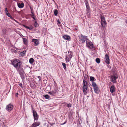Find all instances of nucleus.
Returning a JSON list of instances; mask_svg holds the SVG:
<instances>
[{
	"instance_id": "nucleus-27",
	"label": "nucleus",
	"mask_w": 127,
	"mask_h": 127,
	"mask_svg": "<svg viewBox=\"0 0 127 127\" xmlns=\"http://www.w3.org/2000/svg\"><path fill=\"white\" fill-rule=\"evenodd\" d=\"M43 96L46 99H48L50 97V96L48 95H43Z\"/></svg>"
},
{
	"instance_id": "nucleus-6",
	"label": "nucleus",
	"mask_w": 127,
	"mask_h": 127,
	"mask_svg": "<svg viewBox=\"0 0 127 127\" xmlns=\"http://www.w3.org/2000/svg\"><path fill=\"white\" fill-rule=\"evenodd\" d=\"M110 81L113 83H116L117 81L116 80L118 78L117 75V74H115L113 75H112L110 77Z\"/></svg>"
},
{
	"instance_id": "nucleus-47",
	"label": "nucleus",
	"mask_w": 127,
	"mask_h": 127,
	"mask_svg": "<svg viewBox=\"0 0 127 127\" xmlns=\"http://www.w3.org/2000/svg\"><path fill=\"white\" fill-rule=\"evenodd\" d=\"M15 22H17V21H16V20H15Z\"/></svg>"
},
{
	"instance_id": "nucleus-24",
	"label": "nucleus",
	"mask_w": 127,
	"mask_h": 127,
	"mask_svg": "<svg viewBox=\"0 0 127 127\" xmlns=\"http://www.w3.org/2000/svg\"><path fill=\"white\" fill-rule=\"evenodd\" d=\"M62 65L63 66V68L64 69V70H66V67L65 64L64 63H62Z\"/></svg>"
},
{
	"instance_id": "nucleus-17",
	"label": "nucleus",
	"mask_w": 127,
	"mask_h": 127,
	"mask_svg": "<svg viewBox=\"0 0 127 127\" xmlns=\"http://www.w3.org/2000/svg\"><path fill=\"white\" fill-rule=\"evenodd\" d=\"M24 72L19 73L23 81H24L25 79V77L24 74Z\"/></svg>"
},
{
	"instance_id": "nucleus-20",
	"label": "nucleus",
	"mask_w": 127,
	"mask_h": 127,
	"mask_svg": "<svg viewBox=\"0 0 127 127\" xmlns=\"http://www.w3.org/2000/svg\"><path fill=\"white\" fill-rule=\"evenodd\" d=\"M31 16L32 18L34 20H36V19H35V16L34 15L33 12H31Z\"/></svg>"
},
{
	"instance_id": "nucleus-3",
	"label": "nucleus",
	"mask_w": 127,
	"mask_h": 127,
	"mask_svg": "<svg viewBox=\"0 0 127 127\" xmlns=\"http://www.w3.org/2000/svg\"><path fill=\"white\" fill-rule=\"evenodd\" d=\"M92 85L93 87L94 91L95 93L98 94L100 92V90L95 82H92Z\"/></svg>"
},
{
	"instance_id": "nucleus-44",
	"label": "nucleus",
	"mask_w": 127,
	"mask_h": 127,
	"mask_svg": "<svg viewBox=\"0 0 127 127\" xmlns=\"http://www.w3.org/2000/svg\"><path fill=\"white\" fill-rule=\"evenodd\" d=\"M23 26L25 27V28H27V27H28V26H26V25H24Z\"/></svg>"
},
{
	"instance_id": "nucleus-26",
	"label": "nucleus",
	"mask_w": 127,
	"mask_h": 127,
	"mask_svg": "<svg viewBox=\"0 0 127 127\" xmlns=\"http://www.w3.org/2000/svg\"><path fill=\"white\" fill-rule=\"evenodd\" d=\"M96 62L98 64H99L100 63V60L99 58H97L95 60Z\"/></svg>"
},
{
	"instance_id": "nucleus-2",
	"label": "nucleus",
	"mask_w": 127,
	"mask_h": 127,
	"mask_svg": "<svg viewBox=\"0 0 127 127\" xmlns=\"http://www.w3.org/2000/svg\"><path fill=\"white\" fill-rule=\"evenodd\" d=\"M83 85L82 88L84 94L86 95L88 93L87 90L88 89V87L87 85V83L86 80L83 79Z\"/></svg>"
},
{
	"instance_id": "nucleus-7",
	"label": "nucleus",
	"mask_w": 127,
	"mask_h": 127,
	"mask_svg": "<svg viewBox=\"0 0 127 127\" xmlns=\"http://www.w3.org/2000/svg\"><path fill=\"white\" fill-rule=\"evenodd\" d=\"M81 37L80 38V39L79 41L82 43H85L86 41L87 42V40H88L87 38V36L83 35L82 34H81Z\"/></svg>"
},
{
	"instance_id": "nucleus-32",
	"label": "nucleus",
	"mask_w": 127,
	"mask_h": 127,
	"mask_svg": "<svg viewBox=\"0 0 127 127\" xmlns=\"http://www.w3.org/2000/svg\"><path fill=\"white\" fill-rule=\"evenodd\" d=\"M34 26L35 27H36L38 26V24L36 21H35L34 22Z\"/></svg>"
},
{
	"instance_id": "nucleus-45",
	"label": "nucleus",
	"mask_w": 127,
	"mask_h": 127,
	"mask_svg": "<svg viewBox=\"0 0 127 127\" xmlns=\"http://www.w3.org/2000/svg\"><path fill=\"white\" fill-rule=\"evenodd\" d=\"M126 23L127 24V20L126 21Z\"/></svg>"
},
{
	"instance_id": "nucleus-15",
	"label": "nucleus",
	"mask_w": 127,
	"mask_h": 127,
	"mask_svg": "<svg viewBox=\"0 0 127 127\" xmlns=\"http://www.w3.org/2000/svg\"><path fill=\"white\" fill-rule=\"evenodd\" d=\"M63 38L65 40L67 41H70L71 38L70 36L67 35H64L63 36Z\"/></svg>"
},
{
	"instance_id": "nucleus-29",
	"label": "nucleus",
	"mask_w": 127,
	"mask_h": 127,
	"mask_svg": "<svg viewBox=\"0 0 127 127\" xmlns=\"http://www.w3.org/2000/svg\"><path fill=\"white\" fill-rule=\"evenodd\" d=\"M6 15L8 16V17L12 19H13V18L12 17L11 15L9 13H7V14H6Z\"/></svg>"
},
{
	"instance_id": "nucleus-46",
	"label": "nucleus",
	"mask_w": 127,
	"mask_h": 127,
	"mask_svg": "<svg viewBox=\"0 0 127 127\" xmlns=\"http://www.w3.org/2000/svg\"><path fill=\"white\" fill-rule=\"evenodd\" d=\"M21 35H22V36H21V37H24V36L22 34H21Z\"/></svg>"
},
{
	"instance_id": "nucleus-41",
	"label": "nucleus",
	"mask_w": 127,
	"mask_h": 127,
	"mask_svg": "<svg viewBox=\"0 0 127 127\" xmlns=\"http://www.w3.org/2000/svg\"><path fill=\"white\" fill-rule=\"evenodd\" d=\"M49 124L52 126H53L54 124V123H49Z\"/></svg>"
},
{
	"instance_id": "nucleus-39",
	"label": "nucleus",
	"mask_w": 127,
	"mask_h": 127,
	"mask_svg": "<svg viewBox=\"0 0 127 127\" xmlns=\"http://www.w3.org/2000/svg\"><path fill=\"white\" fill-rule=\"evenodd\" d=\"M37 77L38 78V79H39V81H40L41 79V77L40 76H38Z\"/></svg>"
},
{
	"instance_id": "nucleus-12",
	"label": "nucleus",
	"mask_w": 127,
	"mask_h": 127,
	"mask_svg": "<svg viewBox=\"0 0 127 127\" xmlns=\"http://www.w3.org/2000/svg\"><path fill=\"white\" fill-rule=\"evenodd\" d=\"M86 6V10L89 12L90 10V7L89 5V4L87 0H84Z\"/></svg>"
},
{
	"instance_id": "nucleus-21",
	"label": "nucleus",
	"mask_w": 127,
	"mask_h": 127,
	"mask_svg": "<svg viewBox=\"0 0 127 127\" xmlns=\"http://www.w3.org/2000/svg\"><path fill=\"white\" fill-rule=\"evenodd\" d=\"M34 62V60L32 58H31L29 60V62L31 64H32Z\"/></svg>"
},
{
	"instance_id": "nucleus-22",
	"label": "nucleus",
	"mask_w": 127,
	"mask_h": 127,
	"mask_svg": "<svg viewBox=\"0 0 127 127\" xmlns=\"http://www.w3.org/2000/svg\"><path fill=\"white\" fill-rule=\"evenodd\" d=\"M54 14L55 16H57L58 14V11L57 9H55L54 11Z\"/></svg>"
},
{
	"instance_id": "nucleus-34",
	"label": "nucleus",
	"mask_w": 127,
	"mask_h": 127,
	"mask_svg": "<svg viewBox=\"0 0 127 127\" xmlns=\"http://www.w3.org/2000/svg\"><path fill=\"white\" fill-rule=\"evenodd\" d=\"M27 29H29L30 30H31L33 29V27L32 26H31L30 27H27Z\"/></svg>"
},
{
	"instance_id": "nucleus-14",
	"label": "nucleus",
	"mask_w": 127,
	"mask_h": 127,
	"mask_svg": "<svg viewBox=\"0 0 127 127\" xmlns=\"http://www.w3.org/2000/svg\"><path fill=\"white\" fill-rule=\"evenodd\" d=\"M40 125L39 122H37L34 123L30 127H36Z\"/></svg>"
},
{
	"instance_id": "nucleus-1",
	"label": "nucleus",
	"mask_w": 127,
	"mask_h": 127,
	"mask_svg": "<svg viewBox=\"0 0 127 127\" xmlns=\"http://www.w3.org/2000/svg\"><path fill=\"white\" fill-rule=\"evenodd\" d=\"M11 63L12 65L16 68L19 73L24 72L23 68L21 67L22 63L19 59H14L11 61Z\"/></svg>"
},
{
	"instance_id": "nucleus-42",
	"label": "nucleus",
	"mask_w": 127,
	"mask_h": 127,
	"mask_svg": "<svg viewBox=\"0 0 127 127\" xmlns=\"http://www.w3.org/2000/svg\"><path fill=\"white\" fill-rule=\"evenodd\" d=\"M66 122H67V121H65V122L63 123L62 124H61V125H63L64 124H65L66 123Z\"/></svg>"
},
{
	"instance_id": "nucleus-16",
	"label": "nucleus",
	"mask_w": 127,
	"mask_h": 127,
	"mask_svg": "<svg viewBox=\"0 0 127 127\" xmlns=\"http://www.w3.org/2000/svg\"><path fill=\"white\" fill-rule=\"evenodd\" d=\"M115 88L114 85L112 86L110 88V91L112 93L115 92Z\"/></svg>"
},
{
	"instance_id": "nucleus-5",
	"label": "nucleus",
	"mask_w": 127,
	"mask_h": 127,
	"mask_svg": "<svg viewBox=\"0 0 127 127\" xmlns=\"http://www.w3.org/2000/svg\"><path fill=\"white\" fill-rule=\"evenodd\" d=\"M73 53L71 51H69L68 52V56H66L65 59L66 61L67 62H69L71 60L72 55Z\"/></svg>"
},
{
	"instance_id": "nucleus-38",
	"label": "nucleus",
	"mask_w": 127,
	"mask_h": 127,
	"mask_svg": "<svg viewBox=\"0 0 127 127\" xmlns=\"http://www.w3.org/2000/svg\"><path fill=\"white\" fill-rule=\"evenodd\" d=\"M19 85L22 88H23V85H22V83H20L19 84Z\"/></svg>"
},
{
	"instance_id": "nucleus-10",
	"label": "nucleus",
	"mask_w": 127,
	"mask_h": 127,
	"mask_svg": "<svg viewBox=\"0 0 127 127\" xmlns=\"http://www.w3.org/2000/svg\"><path fill=\"white\" fill-rule=\"evenodd\" d=\"M13 108V104L10 103L6 106L5 109L7 111L9 112L12 110Z\"/></svg>"
},
{
	"instance_id": "nucleus-11",
	"label": "nucleus",
	"mask_w": 127,
	"mask_h": 127,
	"mask_svg": "<svg viewBox=\"0 0 127 127\" xmlns=\"http://www.w3.org/2000/svg\"><path fill=\"white\" fill-rule=\"evenodd\" d=\"M105 61L107 64H109L110 63L109 56L107 54H106L105 55Z\"/></svg>"
},
{
	"instance_id": "nucleus-4",
	"label": "nucleus",
	"mask_w": 127,
	"mask_h": 127,
	"mask_svg": "<svg viewBox=\"0 0 127 127\" xmlns=\"http://www.w3.org/2000/svg\"><path fill=\"white\" fill-rule=\"evenodd\" d=\"M54 87L53 90L49 92L48 93L50 95L54 96L56 94V93L58 91V89L56 84L54 85Z\"/></svg>"
},
{
	"instance_id": "nucleus-37",
	"label": "nucleus",
	"mask_w": 127,
	"mask_h": 127,
	"mask_svg": "<svg viewBox=\"0 0 127 127\" xmlns=\"http://www.w3.org/2000/svg\"><path fill=\"white\" fill-rule=\"evenodd\" d=\"M5 13L6 14H7V13H9L8 12V11L7 10V8H5Z\"/></svg>"
},
{
	"instance_id": "nucleus-9",
	"label": "nucleus",
	"mask_w": 127,
	"mask_h": 127,
	"mask_svg": "<svg viewBox=\"0 0 127 127\" xmlns=\"http://www.w3.org/2000/svg\"><path fill=\"white\" fill-rule=\"evenodd\" d=\"M32 107L34 120H37L38 119V115L37 114L36 111L34 110L33 107L32 106Z\"/></svg>"
},
{
	"instance_id": "nucleus-31",
	"label": "nucleus",
	"mask_w": 127,
	"mask_h": 127,
	"mask_svg": "<svg viewBox=\"0 0 127 127\" xmlns=\"http://www.w3.org/2000/svg\"><path fill=\"white\" fill-rule=\"evenodd\" d=\"M100 18H101V22L105 20V18L103 16H101Z\"/></svg>"
},
{
	"instance_id": "nucleus-35",
	"label": "nucleus",
	"mask_w": 127,
	"mask_h": 127,
	"mask_svg": "<svg viewBox=\"0 0 127 127\" xmlns=\"http://www.w3.org/2000/svg\"><path fill=\"white\" fill-rule=\"evenodd\" d=\"M31 87L32 88H34L36 87L35 85V84H34L33 85H31Z\"/></svg>"
},
{
	"instance_id": "nucleus-8",
	"label": "nucleus",
	"mask_w": 127,
	"mask_h": 127,
	"mask_svg": "<svg viewBox=\"0 0 127 127\" xmlns=\"http://www.w3.org/2000/svg\"><path fill=\"white\" fill-rule=\"evenodd\" d=\"M86 47L88 48L92 49L94 48V46L92 43V42L88 40H87L86 42Z\"/></svg>"
},
{
	"instance_id": "nucleus-36",
	"label": "nucleus",
	"mask_w": 127,
	"mask_h": 127,
	"mask_svg": "<svg viewBox=\"0 0 127 127\" xmlns=\"http://www.w3.org/2000/svg\"><path fill=\"white\" fill-rule=\"evenodd\" d=\"M30 9L31 10V12H33V8L31 7V6H30Z\"/></svg>"
},
{
	"instance_id": "nucleus-33",
	"label": "nucleus",
	"mask_w": 127,
	"mask_h": 127,
	"mask_svg": "<svg viewBox=\"0 0 127 127\" xmlns=\"http://www.w3.org/2000/svg\"><path fill=\"white\" fill-rule=\"evenodd\" d=\"M66 106L67 107H71V105L70 103L67 104Z\"/></svg>"
},
{
	"instance_id": "nucleus-30",
	"label": "nucleus",
	"mask_w": 127,
	"mask_h": 127,
	"mask_svg": "<svg viewBox=\"0 0 127 127\" xmlns=\"http://www.w3.org/2000/svg\"><path fill=\"white\" fill-rule=\"evenodd\" d=\"M57 22L58 23H57V24L58 26H61V24L60 21L59 19H58L57 20Z\"/></svg>"
},
{
	"instance_id": "nucleus-13",
	"label": "nucleus",
	"mask_w": 127,
	"mask_h": 127,
	"mask_svg": "<svg viewBox=\"0 0 127 127\" xmlns=\"http://www.w3.org/2000/svg\"><path fill=\"white\" fill-rule=\"evenodd\" d=\"M32 42L34 43V45L35 46H36L38 45L39 43V40L35 39H32Z\"/></svg>"
},
{
	"instance_id": "nucleus-43",
	"label": "nucleus",
	"mask_w": 127,
	"mask_h": 127,
	"mask_svg": "<svg viewBox=\"0 0 127 127\" xmlns=\"http://www.w3.org/2000/svg\"><path fill=\"white\" fill-rule=\"evenodd\" d=\"M84 80H86L87 79V76H84Z\"/></svg>"
},
{
	"instance_id": "nucleus-23",
	"label": "nucleus",
	"mask_w": 127,
	"mask_h": 127,
	"mask_svg": "<svg viewBox=\"0 0 127 127\" xmlns=\"http://www.w3.org/2000/svg\"><path fill=\"white\" fill-rule=\"evenodd\" d=\"M90 81L92 82H94L96 80L93 77L91 76L90 77Z\"/></svg>"
},
{
	"instance_id": "nucleus-18",
	"label": "nucleus",
	"mask_w": 127,
	"mask_h": 127,
	"mask_svg": "<svg viewBox=\"0 0 127 127\" xmlns=\"http://www.w3.org/2000/svg\"><path fill=\"white\" fill-rule=\"evenodd\" d=\"M18 6L19 8H22L24 7V4L23 2L21 3H19L18 4Z\"/></svg>"
},
{
	"instance_id": "nucleus-40",
	"label": "nucleus",
	"mask_w": 127,
	"mask_h": 127,
	"mask_svg": "<svg viewBox=\"0 0 127 127\" xmlns=\"http://www.w3.org/2000/svg\"><path fill=\"white\" fill-rule=\"evenodd\" d=\"M15 95L16 97H18V93H16L15 94Z\"/></svg>"
},
{
	"instance_id": "nucleus-25",
	"label": "nucleus",
	"mask_w": 127,
	"mask_h": 127,
	"mask_svg": "<svg viewBox=\"0 0 127 127\" xmlns=\"http://www.w3.org/2000/svg\"><path fill=\"white\" fill-rule=\"evenodd\" d=\"M26 50H24L22 52H21L20 53V55H21L22 56H24L26 53Z\"/></svg>"
},
{
	"instance_id": "nucleus-19",
	"label": "nucleus",
	"mask_w": 127,
	"mask_h": 127,
	"mask_svg": "<svg viewBox=\"0 0 127 127\" xmlns=\"http://www.w3.org/2000/svg\"><path fill=\"white\" fill-rule=\"evenodd\" d=\"M23 42L24 44L26 45H27L28 44V40L26 38H23Z\"/></svg>"
},
{
	"instance_id": "nucleus-28",
	"label": "nucleus",
	"mask_w": 127,
	"mask_h": 127,
	"mask_svg": "<svg viewBox=\"0 0 127 127\" xmlns=\"http://www.w3.org/2000/svg\"><path fill=\"white\" fill-rule=\"evenodd\" d=\"M106 24L105 20L101 22V25L102 27L103 26V25H106Z\"/></svg>"
}]
</instances>
